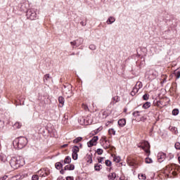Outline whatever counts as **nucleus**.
Listing matches in <instances>:
<instances>
[{
	"instance_id": "obj_25",
	"label": "nucleus",
	"mask_w": 180,
	"mask_h": 180,
	"mask_svg": "<svg viewBox=\"0 0 180 180\" xmlns=\"http://www.w3.org/2000/svg\"><path fill=\"white\" fill-rule=\"evenodd\" d=\"M98 155H102L103 154V149L98 148L96 150Z\"/></svg>"
},
{
	"instance_id": "obj_36",
	"label": "nucleus",
	"mask_w": 180,
	"mask_h": 180,
	"mask_svg": "<svg viewBox=\"0 0 180 180\" xmlns=\"http://www.w3.org/2000/svg\"><path fill=\"white\" fill-rule=\"evenodd\" d=\"M98 161L99 164H103V162L105 161V158H99L98 159Z\"/></svg>"
},
{
	"instance_id": "obj_49",
	"label": "nucleus",
	"mask_w": 180,
	"mask_h": 180,
	"mask_svg": "<svg viewBox=\"0 0 180 180\" xmlns=\"http://www.w3.org/2000/svg\"><path fill=\"white\" fill-rule=\"evenodd\" d=\"M84 109H85V110L88 109V106L84 105Z\"/></svg>"
},
{
	"instance_id": "obj_8",
	"label": "nucleus",
	"mask_w": 180,
	"mask_h": 180,
	"mask_svg": "<svg viewBox=\"0 0 180 180\" xmlns=\"http://www.w3.org/2000/svg\"><path fill=\"white\" fill-rule=\"evenodd\" d=\"M17 160V165L19 167H23V165L25 164V159L22 157L16 158Z\"/></svg>"
},
{
	"instance_id": "obj_2",
	"label": "nucleus",
	"mask_w": 180,
	"mask_h": 180,
	"mask_svg": "<svg viewBox=\"0 0 180 180\" xmlns=\"http://www.w3.org/2000/svg\"><path fill=\"white\" fill-rule=\"evenodd\" d=\"M138 147L144 150L145 153L150 155V143L148 141H143L141 144L138 145Z\"/></svg>"
},
{
	"instance_id": "obj_37",
	"label": "nucleus",
	"mask_w": 180,
	"mask_h": 180,
	"mask_svg": "<svg viewBox=\"0 0 180 180\" xmlns=\"http://www.w3.org/2000/svg\"><path fill=\"white\" fill-rule=\"evenodd\" d=\"M148 98H150V96L148 94H145L143 96V101H148Z\"/></svg>"
},
{
	"instance_id": "obj_30",
	"label": "nucleus",
	"mask_w": 180,
	"mask_h": 180,
	"mask_svg": "<svg viewBox=\"0 0 180 180\" xmlns=\"http://www.w3.org/2000/svg\"><path fill=\"white\" fill-rule=\"evenodd\" d=\"M139 92V89L136 88H134L133 91L131 92V95H136V93Z\"/></svg>"
},
{
	"instance_id": "obj_32",
	"label": "nucleus",
	"mask_w": 180,
	"mask_h": 180,
	"mask_svg": "<svg viewBox=\"0 0 180 180\" xmlns=\"http://www.w3.org/2000/svg\"><path fill=\"white\" fill-rule=\"evenodd\" d=\"M174 75L176 77V79L180 78V71H176L174 72Z\"/></svg>"
},
{
	"instance_id": "obj_18",
	"label": "nucleus",
	"mask_w": 180,
	"mask_h": 180,
	"mask_svg": "<svg viewBox=\"0 0 180 180\" xmlns=\"http://www.w3.org/2000/svg\"><path fill=\"white\" fill-rule=\"evenodd\" d=\"M150 106H151V103H150V102H146V103H144L143 105V109H148V108H150Z\"/></svg>"
},
{
	"instance_id": "obj_41",
	"label": "nucleus",
	"mask_w": 180,
	"mask_h": 180,
	"mask_svg": "<svg viewBox=\"0 0 180 180\" xmlns=\"http://www.w3.org/2000/svg\"><path fill=\"white\" fill-rule=\"evenodd\" d=\"M32 180H39V176L38 175H33L32 177Z\"/></svg>"
},
{
	"instance_id": "obj_44",
	"label": "nucleus",
	"mask_w": 180,
	"mask_h": 180,
	"mask_svg": "<svg viewBox=\"0 0 180 180\" xmlns=\"http://www.w3.org/2000/svg\"><path fill=\"white\" fill-rule=\"evenodd\" d=\"M66 180H74V177H72V176H68L66 178Z\"/></svg>"
},
{
	"instance_id": "obj_20",
	"label": "nucleus",
	"mask_w": 180,
	"mask_h": 180,
	"mask_svg": "<svg viewBox=\"0 0 180 180\" xmlns=\"http://www.w3.org/2000/svg\"><path fill=\"white\" fill-rule=\"evenodd\" d=\"M79 152V148H78V146H74L72 148V153L78 154Z\"/></svg>"
},
{
	"instance_id": "obj_33",
	"label": "nucleus",
	"mask_w": 180,
	"mask_h": 180,
	"mask_svg": "<svg viewBox=\"0 0 180 180\" xmlns=\"http://www.w3.org/2000/svg\"><path fill=\"white\" fill-rule=\"evenodd\" d=\"M113 161H115V162H119L120 161V157L115 156L113 158Z\"/></svg>"
},
{
	"instance_id": "obj_34",
	"label": "nucleus",
	"mask_w": 180,
	"mask_h": 180,
	"mask_svg": "<svg viewBox=\"0 0 180 180\" xmlns=\"http://www.w3.org/2000/svg\"><path fill=\"white\" fill-rule=\"evenodd\" d=\"M81 140H82V138L78 137L73 141V143H75V144H76L77 143H79V141H81Z\"/></svg>"
},
{
	"instance_id": "obj_17",
	"label": "nucleus",
	"mask_w": 180,
	"mask_h": 180,
	"mask_svg": "<svg viewBox=\"0 0 180 180\" xmlns=\"http://www.w3.org/2000/svg\"><path fill=\"white\" fill-rule=\"evenodd\" d=\"M94 169L95 171H101V169H102V165L99 164H96L94 165Z\"/></svg>"
},
{
	"instance_id": "obj_28",
	"label": "nucleus",
	"mask_w": 180,
	"mask_h": 180,
	"mask_svg": "<svg viewBox=\"0 0 180 180\" xmlns=\"http://www.w3.org/2000/svg\"><path fill=\"white\" fill-rule=\"evenodd\" d=\"M179 113V110L178 109H174L172 110V115L174 116H176Z\"/></svg>"
},
{
	"instance_id": "obj_45",
	"label": "nucleus",
	"mask_w": 180,
	"mask_h": 180,
	"mask_svg": "<svg viewBox=\"0 0 180 180\" xmlns=\"http://www.w3.org/2000/svg\"><path fill=\"white\" fill-rule=\"evenodd\" d=\"M65 147H68V144H64L62 146V148H65Z\"/></svg>"
},
{
	"instance_id": "obj_38",
	"label": "nucleus",
	"mask_w": 180,
	"mask_h": 180,
	"mask_svg": "<svg viewBox=\"0 0 180 180\" xmlns=\"http://www.w3.org/2000/svg\"><path fill=\"white\" fill-rule=\"evenodd\" d=\"M127 163L130 167H133V165H134V162L131 160H128Z\"/></svg>"
},
{
	"instance_id": "obj_43",
	"label": "nucleus",
	"mask_w": 180,
	"mask_h": 180,
	"mask_svg": "<svg viewBox=\"0 0 180 180\" xmlns=\"http://www.w3.org/2000/svg\"><path fill=\"white\" fill-rule=\"evenodd\" d=\"M137 84H139L138 87H139V89H140V88H141V86H143V84H141V82H138Z\"/></svg>"
},
{
	"instance_id": "obj_15",
	"label": "nucleus",
	"mask_w": 180,
	"mask_h": 180,
	"mask_svg": "<svg viewBox=\"0 0 180 180\" xmlns=\"http://www.w3.org/2000/svg\"><path fill=\"white\" fill-rule=\"evenodd\" d=\"M0 161H1V162H6V161H8V160L6 159V155H0Z\"/></svg>"
},
{
	"instance_id": "obj_9",
	"label": "nucleus",
	"mask_w": 180,
	"mask_h": 180,
	"mask_svg": "<svg viewBox=\"0 0 180 180\" xmlns=\"http://www.w3.org/2000/svg\"><path fill=\"white\" fill-rule=\"evenodd\" d=\"M103 141H104L103 146H104V148H109V147H110V142L109 141V140H108L106 139L105 136L103 137Z\"/></svg>"
},
{
	"instance_id": "obj_23",
	"label": "nucleus",
	"mask_w": 180,
	"mask_h": 180,
	"mask_svg": "<svg viewBox=\"0 0 180 180\" xmlns=\"http://www.w3.org/2000/svg\"><path fill=\"white\" fill-rule=\"evenodd\" d=\"M49 79H50V74L45 75L44 77V82H47V81H49Z\"/></svg>"
},
{
	"instance_id": "obj_22",
	"label": "nucleus",
	"mask_w": 180,
	"mask_h": 180,
	"mask_svg": "<svg viewBox=\"0 0 180 180\" xmlns=\"http://www.w3.org/2000/svg\"><path fill=\"white\" fill-rule=\"evenodd\" d=\"M56 169H61L63 165L60 162H56L55 165Z\"/></svg>"
},
{
	"instance_id": "obj_31",
	"label": "nucleus",
	"mask_w": 180,
	"mask_h": 180,
	"mask_svg": "<svg viewBox=\"0 0 180 180\" xmlns=\"http://www.w3.org/2000/svg\"><path fill=\"white\" fill-rule=\"evenodd\" d=\"M72 157L74 160H78V153L72 152Z\"/></svg>"
},
{
	"instance_id": "obj_5",
	"label": "nucleus",
	"mask_w": 180,
	"mask_h": 180,
	"mask_svg": "<svg viewBox=\"0 0 180 180\" xmlns=\"http://www.w3.org/2000/svg\"><path fill=\"white\" fill-rule=\"evenodd\" d=\"M165 158H167V155L165 153L160 152L158 154V162H162Z\"/></svg>"
},
{
	"instance_id": "obj_53",
	"label": "nucleus",
	"mask_w": 180,
	"mask_h": 180,
	"mask_svg": "<svg viewBox=\"0 0 180 180\" xmlns=\"http://www.w3.org/2000/svg\"><path fill=\"white\" fill-rule=\"evenodd\" d=\"M0 150H1V143H0Z\"/></svg>"
},
{
	"instance_id": "obj_12",
	"label": "nucleus",
	"mask_w": 180,
	"mask_h": 180,
	"mask_svg": "<svg viewBox=\"0 0 180 180\" xmlns=\"http://www.w3.org/2000/svg\"><path fill=\"white\" fill-rule=\"evenodd\" d=\"M115 20L116 19L115 18V17L111 16L108 19L106 23L107 25H112V23H115Z\"/></svg>"
},
{
	"instance_id": "obj_29",
	"label": "nucleus",
	"mask_w": 180,
	"mask_h": 180,
	"mask_svg": "<svg viewBox=\"0 0 180 180\" xmlns=\"http://www.w3.org/2000/svg\"><path fill=\"white\" fill-rule=\"evenodd\" d=\"M58 102L59 103H60L61 105H64V98H63V96H60L58 98Z\"/></svg>"
},
{
	"instance_id": "obj_39",
	"label": "nucleus",
	"mask_w": 180,
	"mask_h": 180,
	"mask_svg": "<svg viewBox=\"0 0 180 180\" xmlns=\"http://www.w3.org/2000/svg\"><path fill=\"white\" fill-rule=\"evenodd\" d=\"M172 167H174L173 165H168L166 167V169L167 171H169V172H171V171H172Z\"/></svg>"
},
{
	"instance_id": "obj_21",
	"label": "nucleus",
	"mask_w": 180,
	"mask_h": 180,
	"mask_svg": "<svg viewBox=\"0 0 180 180\" xmlns=\"http://www.w3.org/2000/svg\"><path fill=\"white\" fill-rule=\"evenodd\" d=\"M71 162V158L68 156L65 158L64 163L65 164H70Z\"/></svg>"
},
{
	"instance_id": "obj_47",
	"label": "nucleus",
	"mask_w": 180,
	"mask_h": 180,
	"mask_svg": "<svg viewBox=\"0 0 180 180\" xmlns=\"http://www.w3.org/2000/svg\"><path fill=\"white\" fill-rule=\"evenodd\" d=\"M81 25H82V26H85V25H86V23L84 22H81Z\"/></svg>"
},
{
	"instance_id": "obj_1",
	"label": "nucleus",
	"mask_w": 180,
	"mask_h": 180,
	"mask_svg": "<svg viewBox=\"0 0 180 180\" xmlns=\"http://www.w3.org/2000/svg\"><path fill=\"white\" fill-rule=\"evenodd\" d=\"M27 144V139L25 137H19L15 139L13 142V146L18 150H22L25 148Z\"/></svg>"
},
{
	"instance_id": "obj_3",
	"label": "nucleus",
	"mask_w": 180,
	"mask_h": 180,
	"mask_svg": "<svg viewBox=\"0 0 180 180\" xmlns=\"http://www.w3.org/2000/svg\"><path fill=\"white\" fill-rule=\"evenodd\" d=\"M18 160H16V158H12L10 160V165L12 167L13 169H18Z\"/></svg>"
},
{
	"instance_id": "obj_48",
	"label": "nucleus",
	"mask_w": 180,
	"mask_h": 180,
	"mask_svg": "<svg viewBox=\"0 0 180 180\" xmlns=\"http://www.w3.org/2000/svg\"><path fill=\"white\" fill-rule=\"evenodd\" d=\"M172 175H176V172H172Z\"/></svg>"
},
{
	"instance_id": "obj_7",
	"label": "nucleus",
	"mask_w": 180,
	"mask_h": 180,
	"mask_svg": "<svg viewBox=\"0 0 180 180\" xmlns=\"http://www.w3.org/2000/svg\"><path fill=\"white\" fill-rule=\"evenodd\" d=\"M27 15L31 20H34V19H36L37 14L34 10H30L27 11Z\"/></svg>"
},
{
	"instance_id": "obj_4",
	"label": "nucleus",
	"mask_w": 180,
	"mask_h": 180,
	"mask_svg": "<svg viewBox=\"0 0 180 180\" xmlns=\"http://www.w3.org/2000/svg\"><path fill=\"white\" fill-rule=\"evenodd\" d=\"M98 140H99L98 136H94L91 140L87 143L88 147H94V146H96Z\"/></svg>"
},
{
	"instance_id": "obj_11",
	"label": "nucleus",
	"mask_w": 180,
	"mask_h": 180,
	"mask_svg": "<svg viewBox=\"0 0 180 180\" xmlns=\"http://www.w3.org/2000/svg\"><path fill=\"white\" fill-rule=\"evenodd\" d=\"M75 169L74 165H68L65 167V171H73Z\"/></svg>"
},
{
	"instance_id": "obj_52",
	"label": "nucleus",
	"mask_w": 180,
	"mask_h": 180,
	"mask_svg": "<svg viewBox=\"0 0 180 180\" xmlns=\"http://www.w3.org/2000/svg\"><path fill=\"white\" fill-rule=\"evenodd\" d=\"M98 134V130L96 132H94V134Z\"/></svg>"
},
{
	"instance_id": "obj_35",
	"label": "nucleus",
	"mask_w": 180,
	"mask_h": 180,
	"mask_svg": "<svg viewBox=\"0 0 180 180\" xmlns=\"http://www.w3.org/2000/svg\"><path fill=\"white\" fill-rule=\"evenodd\" d=\"M105 164L107 167H110L112 165V162H110V160H105Z\"/></svg>"
},
{
	"instance_id": "obj_27",
	"label": "nucleus",
	"mask_w": 180,
	"mask_h": 180,
	"mask_svg": "<svg viewBox=\"0 0 180 180\" xmlns=\"http://www.w3.org/2000/svg\"><path fill=\"white\" fill-rule=\"evenodd\" d=\"M139 179L146 180L147 177L146 176V174H141L139 175Z\"/></svg>"
},
{
	"instance_id": "obj_16",
	"label": "nucleus",
	"mask_w": 180,
	"mask_h": 180,
	"mask_svg": "<svg viewBox=\"0 0 180 180\" xmlns=\"http://www.w3.org/2000/svg\"><path fill=\"white\" fill-rule=\"evenodd\" d=\"M108 134H110V136H112V134L115 136L116 134V131L115 130V129L111 128L108 130Z\"/></svg>"
},
{
	"instance_id": "obj_50",
	"label": "nucleus",
	"mask_w": 180,
	"mask_h": 180,
	"mask_svg": "<svg viewBox=\"0 0 180 180\" xmlns=\"http://www.w3.org/2000/svg\"><path fill=\"white\" fill-rule=\"evenodd\" d=\"M63 172H64V170L60 171V174H64Z\"/></svg>"
},
{
	"instance_id": "obj_14",
	"label": "nucleus",
	"mask_w": 180,
	"mask_h": 180,
	"mask_svg": "<svg viewBox=\"0 0 180 180\" xmlns=\"http://www.w3.org/2000/svg\"><path fill=\"white\" fill-rule=\"evenodd\" d=\"M14 129H20L22 127V123L17 122L13 124Z\"/></svg>"
},
{
	"instance_id": "obj_42",
	"label": "nucleus",
	"mask_w": 180,
	"mask_h": 180,
	"mask_svg": "<svg viewBox=\"0 0 180 180\" xmlns=\"http://www.w3.org/2000/svg\"><path fill=\"white\" fill-rule=\"evenodd\" d=\"M89 49L90 50H95L96 49V46H95V45H90Z\"/></svg>"
},
{
	"instance_id": "obj_19",
	"label": "nucleus",
	"mask_w": 180,
	"mask_h": 180,
	"mask_svg": "<svg viewBox=\"0 0 180 180\" xmlns=\"http://www.w3.org/2000/svg\"><path fill=\"white\" fill-rule=\"evenodd\" d=\"M108 178H109V179H111V180L115 179L116 178V173H110L108 175Z\"/></svg>"
},
{
	"instance_id": "obj_24",
	"label": "nucleus",
	"mask_w": 180,
	"mask_h": 180,
	"mask_svg": "<svg viewBox=\"0 0 180 180\" xmlns=\"http://www.w3.org/2000/svg\"><path fill=\"white\" fill-rule=\"evenodd\" d=\"M145 162L146 164H153V159H151L150 158H146L145 159Z\"/></svg>"
},
{
	"instance_id": "obj_10",
	"label": "nucleus",
	"mask_w": 180,
	"mask_h": 180,
	"mask_svg": "<svg viewBox=\"0 0 180 180\" xmlns=\"http://www.w3.org/2000/svg\"><path fill=\"white\" fill-rule=\"evenodd\" d=\"M85 160L89 164H92V154H87L85 157Z\"/></svg>"
},
{
	"instance_id": "obj_13",
	"label": "nucleus",
	"mask_w": 180,
	"mask_h": 180,
	"mask_svg": "<svg viewBox=\"0 0 180 180\" xmlns=\"http://www.w3.org/2000/svg\"><path fill=\"white\" fill-rule=\"evenodd\" d=\"M118 124H119V126H120V127H123L126 126V120L121 119V120H118Z\"/></svg>"
},
{
	"instance_id": "obj_40",
	"label": "nucleus",
	"mask_w": 180,
	"mask_h": 180,
	"mask_svg": "<svg viewBox=\"0 0 180 180\" xmlns=\"http://www.w3.org/2000/svg\"><path fill=\"white\" fill-rule=\"evenodd\" d=\"M174 147L176 150H180V143L177 142L175 143Z\"/></svg>"
},
{
	"instance_id": "obj_26",
	"label": "nucleus",
	"mask_w": 180,
	"mask_h": 180,
	"mask_svg": "<svg viewBox=\"0 0 180 180\" xmlns=\"http://www.w3.org/2000/svg\"><path fill=\"white\" fill-rule=\"evenodd\" d=\"M141 113V112L140 111H134L132 115L133 116H134V117H138V116H140V114Z\"/></svg>"
},
{
	"instance_id": "obj_51",
	"label": "nucleus",
	"mask_w": 180,
	"mask_h": 180,
	"mask_svg": "<svg viewBox=\"0 0 180 180\" xmlns=\"http://www.w3.org/2000/svg\"><path fill=\"white\" fill-rule=\"evenodd\" d=\"M6 178H8V176H6L4 177V180L6 179Z\"/></svg>"
},
{
	"instance_id": "obj_6",
	"label": "nucleus",
	"mask_w": 180,
	"mask_h": 180,
	"mask_svg": "<svg viewBox=\"0 0 180 180\" xmlns=\"http://www.w3.org/2000/svg\"><path fill=\"white\" fill-rule=\"evenodd\" d=\"M82 43H84V40H82V39H79L73 41H71L70 44L71 46H76V47H79V46H81Z\"/></svg>"
},
{
	"instance_id": "obj_46",
	"label": "nucleus",
	"mask_w": 180,
	"mask_h": 180,
	"mask_svg": "<svg viewBox=\"0 0 180 180\" xmlns=\"http://www.w3.org/2000/svg\"><path fill=\"white\" fill-rule=\"evenodd\" d=\"M41 175V176H47V175H49V174L45 173V174H42Z\"/></svg>"
}]
</instances>
